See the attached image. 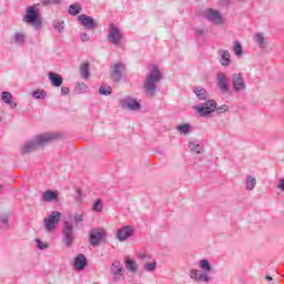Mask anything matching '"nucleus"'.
Returning a JSON list of instances; mask_svg holds the SVG:
<instances>
[{
	"label": "nucleus",
	"instance_id": "obj_38",
	"mask_svg": "<svg viewBox=\"0 0 284 284\" xmlns=\"http://www.w3.org/2000/svg\"><path fill=\"white\" fill-rule=\"evenodd\" d=\"M100 94H102L103 97H110V94H112V89L110 87L105 88V87H100L99 89Z\"/></svg>",
	"mask_w": 284,
	"mask_h": 284
},
{
	"label": "nucleus",
	"instance_id": "obj_32",
	"mask_svg": "<svg viewBox=\"0 0 284 284\" xmlns=\"http://www.w3.org/2000/svg\"><path fill=\"white\" fill-rule=\"evenodd\" d=\"M124 263L129 272H136V262L132 261L130 257H126Z\"/></svg>",
	"mask_w": 284,
	"mask_h": 284
},
{
	"label": "nucleus",
	"instance_id": "obj_34",
	"mask_svg": "<svg viewBox=\"0 0 284 284\" xmlns=\"http://www.w3.org/2000/svg\"><path fill=\"white\" fill-rule=\"evenodd\" d=\"M143 270L144 272H154L156 270V261L144 264Z\"/></svg>",
	"mask_w": 284,
	"mask_h": 284
},
{
	"label": "nucleus",
	"instance_id": "obj_45",
	"mask_svg": "<svg viewBox=\"0 0 284 284\" xmlns=\"http://www.w3.org/2000/svg\"><path fill=\"white\" fill-rule=\"evenodd\" d=\"M277 190H284V179H281L277 183Z\"/></svg>",
	"mask_w": 284,
	"mask_h": 284
},
{
	"label": "nucleus",
	"instance_id": "obj_12",
	"mask_svg": "<svg viewBox=\"0 0 284 284\" xmlns=\"http://www.w3.org/2000/svg\"><path fill=\"white\" fill-rule=\"evenodd\" d=\"M204 19L209 20L210 23H214L215 26H222L223 17L221 13L214 9H207L203 12Z\"/></svg>",
	"mask_w": 284,
	"mask_h": 284
},
{
	"label": "nucleus",
	"instance_id": "obj_15",
	"mask_svg": "<svg viewBox=\"0 0 284 284\" xmlns=\"http://www.w3.org/2000/svg\"><path fill=\"white\" fill-rule=\"evenodd\" d=\"M232 84L234 92H245L246 85L242 73H234L232 75Z\"/></svg>",
	"mask_w": 284,
	"mask_h": 284
},
{
	"label": "nucleus",
	"instance_id": "obj_17",
	"mask_svg": "<svg viewBox=\"0 0 284 284\" xmlns=\"http://www.w3.org/2000/svg\"><path fill=\"white\" fill-rule=\"evenodd\" d=\"M134 235V229L132 226H123L122 229H119L116 232V239L121 242L128 241L130 236Z\"/></svg>",
	"mask_w": 284,
	"mask_h": 284
},
{
	"label": "nucleus",
	"instance_id": "obj_46",
	"mask_svg": "<svg viewBox=\"0 0 284 284\" xmlns=\"http://www.w3.org/2000/svg\"><path fill=\"white\" fill-rule=\"evenodd\" d=\"M139 256L140 258H145V253H141Z\"/></svg>",
	"mask_w": 284,
	"mask_h": 284
},
{
	"label": "nucleus",
	"instance_id": "obj_40",
	"mask_svg": "<svg viewBox=\"0 0 284 284\" xmlns=\"http://www.w3.org/2000/svg\"><path fill=\"white\" fill-rule=\"evenodd\" d=\"M36 246L38 247V250H48V243L39 239L36 240Z\"/></svg>",
	"mask_w": 284,
	"mask_h": 284
},
{
	"label": "nucleus",
	"instance_id": "obj_11",
	"mask_svg": "<svg viewBox=\"0 0 284 284\" xmlns=\"http://www.w3.org/2000/svg\"><path fill=\"white\" fill-rule=\"evenodd\" d=\"M122 110H129L130 112H139L141 110V103L132 98H124L120 100Z\"/></svg>",
	"mask_w": 284,
	"mask_h": 284
},
{
	"label": "nucleus",
	"instance_id": "obj_6",
	"mask_svg": "<svg viewBox=\"0 0 284 284\" xmlns=\"http://www.w3.org/2000/svg\"><path fill=\"white\" fill-rule=\"evenodd\" d=\"M22 20L24 23L33 26L34 30H41V17L39 16V9H37V6L27 8V13Z\"/></svg>",
	"mask_w": 284,
	"mask_h": 284
},
{
	"label": "nucleus",
	"instance_id": "obj_31",
	"mask_svg": "<svg viewBox=\"0 0 284 284\" xmlns=\"http://www.w3.org/2000/svg\"><path fill=\"white\" fill-rule=\"evenodd\" d=\"M80 73L82 79H88V77H90V64L88 62L81 64Z\"/></svg>",
	"mask_w": 284,
	"mask_h": 284
},
{
	"label": "nucleus",
	"instance_id": "obj_30",
	"mask_svg": "<svg viewBox=\"0 0 284 284\" xmlns=\"http://www.w3.org/2000/svg\"><path fill=\"white\" fill-rule=\"evenodd\" d=\"M178 132H180V134H184L187 135L190 134V132H192V125L187 124V123H183L176 126Z\"/></svg>",
	"mask_w": 284,
	"mask_h": 284
},
{
	"label": "nucleus",
	"instance_id": "obj_4",
	"mask_svg": "<svg viewBox=\"0 0 284 284\" xmlns=\"http://www.w3.org/2000/svg\"><path fill=\"white\" fill-rule=\"evenodd\" d=\"M193 110L199 114V116L207 118L210 114H213V112H216L217 114H225V112H230V106L227 104L217 106L214 100H209L207 102L194 105Z\"/></svg>",
	"mask_w": 284,
	"mask_h": 284
},
{
	"label": "nucleus",
	"instance_id": "obj_2",
	"mask_svg": "<svg viewBox=\"0 0 284 284\" xmlns=\"http://www.w3.org/2000/svg\"><path fill=\"white\" fill-rule=\"evenodd\" d=\"M58 139H61V134L52 132L37 135L34 140L27 142L22 146L21 154H30V152H34L36 150H39V148H43V145H48V143H52Z\"/></svg>",
	"mask_w": 284,
	"mask_h": 284
},
{
	"label": "nucleus",
	"instance_id": "obj_16",
	"mask_svg": "<svg viewBox=\"0 0 284 284\" xmlns=\"http://www.w3.org/2000/svg\"><path fill=\"white\" fill-rule=\"evenodd\" d=\"M26 41H28V34L23 31L14 32L10 39L11 45H26Z\"/></svg>",
	"mask_w": 284,
	"mask_h": 284
},
{
	"label": "nucleus",
	"instance_id": "obj_47",
	"mask_svg": "<svg viewBox=\"0 0 284 284\" xmlns=\"http://www.w3.org/2000/svg\"><path fill=\"white\" fill-rule=\"evenodd\" d=\"M266 281H273L272 276H266Z\"/></svg>",
	"mask_w": 284,
	"mask_h": 284
},
{
	"label": "nucleus",
	"instance_id": "obj_37",
	"mask_svg": "<svg viewBox=\"0 0 284 284\" xmlns=\"http://www.w3.org/2000/svg\"><path fill=\"white\" fill-rule=\"evenodd\" d=\"M63 0H41L42 6H59Z\"/></svg>",
	"mask_w": 284,
	"mask_h": 284
},
{
	"label": "nucleus",
	"instance_id": "obj_33",
	"mask_svg": "<svg viewBox=\"0 0 284 284\" xmlns=\"http://www.w3.org/2000/svg\"><path fill=\"white\" fill-rule=\"evenodd\" d=\"M75 94H85L88 92V87L85 83H78L74 88Z\"/></svg>",
	"mask_w": 284,
	"mask_h": 284
},
{
	"label": "nucleus",
	"instance_id": "obj_39",
	"mask_svg": "<svg viewBox=\"0 0 284 284\" xmlns=\"http://www.w3.org/2000/svg\"><path fill=\"white\" fill-rule=\"evenodd\" d=\"M32 97L33 99H45V91H41V90H36L32 92Z\"/></svg>",
	"mask_w": 284,
	"mask_h": 284
},
{
	"label": "nucleus",
	"instance_id": "obj_19",
	"mask_svg": "<svg viewBox=\"0 0 284 284\" xmlns=\"http://www.w3.org/2000/svg\"><path fill=\"white\" fill-rule=\"evenodd\" d=\"M220 63L223 68H227L232 63V59L230 55V51L227 50H219Z\"/></svg>",
	"mask_w": 284,
	"mask_h": 284
},
{
	"label": "nucleus",
	"instance_id": "obj_3",
	"mask_svg": "<svg viewBox=\"0 0 284 284\" xmlns=\"http://www.w3.org/2000/svg\"><path fill=\"white\" fill-rule=\"evenodd\" d=\"M161 79H163V73L158 65H152L143 83V90L148 97L156 94V84L161 82Z\"/></svg>",
	"mask_w": 284,
	"mask_h": 284
},
{
	"label": "nucleus",
	"instance_id": "obj_21",
	"mask_svg": "<svg viewBox=\"0 0 284 284\" xmlns=\"http://www.w3.org/2000/svg\"><path fill=\"white\" fill-rule=\"evenodd\" d=\"M88 265V260L85 258V255L83 254H78L74 258V267L79 272L85 270V266Z\"/></svg>",
	"mask_w": 284,
	"mask_h": 284
},
{
	"label": "nucleus",
	"instance_id": "obj_43",
	"mask_svg": "<svg viewBox=\"0 0 284 284\" xmlns=\"http://www.w3.org/2000/svg\"><path fill=\"white\" fill-rule=\"evenodd\" d=\"M61 94H62L63 97H68V94H70V88H68V87H62V88H61Z\"/></svg>",
	"mask_w": 284,
	"mask_h": 284
},
{
	"label": "nucleus",
	"instance_id": "obj_48",
	"mask_svg": "<svg viewBox=\"0 0 284 284\" xmlns=\"http://www.w3.org/2000/svg\"><path fill=\"white\" fill-rule=\"evenodd\" d=\"M3 187V185H0V190Z\"/></svg>",
	"mask_w": 284,
	"mask_h": 284
},
{
	"label": "nucleus",
	"instance_id": "obj_49",
	"mask_svg": "<svg viewBox=\"0 0 284 284\" xmlns=\"http://www.w3.org/2000/svg\"><path fill=\"white\" fill-rule=\"evenodd\" d=\"M114 281H119V278L115 277Z\"/></svg>",
	"mask_w": 284,
	"mask_h": 284
},
{
	"label": "nucleus",
	"instance_id": "obj_42",
	"mask_svg": "<svg viewBox=\"0 0 284 284\" xmlns=\"http://www.w3.org/2000/svg\"><path fill=\"white\" fill-rule=\"evenodd\" d=\"M80 39L82 42L85 43V42L90 41V36L85 32H82V33H80Z\"/></svg>",
	"mask_w": 284,
	"mask_h": 284
},
{
	"label": "nucleus",
	"instance_id": "obj_20",
	"mask_svg": "<svg viewBox=\"0 0 284 284\" xmlns=\"http://www.w3.org/2000/svg\"><path fill=\"white\" fill-rule=\"evenodd\" d=\"M41 199L44 203H52V201H57L59 199V192L47 190L42 193Z\"/></svg>",
	"mask_w": 284,
	"mask_h": 284
},
{
	"label": "nucleus",
	"instance_id": "obj_13",
	"mask_svg": "<svg viewBox=\"0 0 284 284\" xmlns=\"http://www.w3.org/2000/svg\"><path fill=\"white\" fill-rule=\"evenodd\" d=\"M78 21H80L81 26L87 30H97L99 28V22L88 14L78 16Z\"/></svg>",
	"mask_w": 284,
	"mask_h": 284
},
{
	"label": "nucleus",
	"instance_id": "obj_8",
	"mask_svg": "<svg viewBox=\"0 0 284 284\" xmlns=\"http://www.w3.org/2000/svg\"><path fill=\"white\" fill-rule=\"evenodd\" d=\"M106 234L103 229H91L89 232V241L92 247H97L101 241L105 239Z\"/></svg>",
	"mask_w": 284,
	"mask_h": 284
},
{
	"label": "nucleus",
	"instance_id": "obj_27",
	"mask_svg": "<svg viewBox=\"0 0 284 284\" xmlns=\"http://www.w3.org/2000/svg\"><path fill=\"white\" fill-rule=\"evenodd\" d=\"M254 187H256V176L246 175L245 190H247L248 192H252Z\"/></svg>",
	"mask_w": 284,
	"mask_h": 284
},
{
	"label": "nucleus",
	"instance_id": "obj_14",
	"mask_svg": "<svg viewBox=\"0 0 284 284\" xmlns=\"http://www.w3.org/2000/svg\"><path fill=\"white\" fill-rule=\"evenodd\" d=\"M216 85L222 94H227V92H230V79L225 75V73H217Z\"/></svg>",
	"mask_w": 284,
	"mask_h": 284
},
{
	"label": "nucleus",
	"instance_id": "obj_44",
	"mask_svg": "<svg viewBox=\"0 0 284 284\" xmlns=\"http://www.w3.org/2000/svg\"><path fill=\"white\" fill-rule=\"evenodd\" d=\"M195 34H197V37H203L205 34V30H203V29H195Z\"/></svg>",
	"mask_w": 284,
	"mask_h": 284
},
{
	"label": "nucleus",
	"instance_id": "obj_35",
	"mask_svg": "<svg viewBox=\"0 0 284 284\" xmlns=\"http://www.w3.org/2000/svg\"><path fill=\"white\" fill-rule=\"evenodd\" d=\"M234 53L235 57H241L243 54V45H241V42L239 41L234 42Z\"/></svg>",
	"mask_w": 284,
	"mask_h": 284
},
{
	"label": "nucleus",
	"instance_id": "obj_10",
	"mask_svg": "<svg viewBox=\"0 0 284 284\" xmlns=\"http://www.w3.org/2000/svg\"><path fill=\"white\" fill-rule=\"evenodd\" d=\"M123 72H125V64L118 62L110 68V77L112 81L119 83L123 79Z\"/></svg>",
	"mask_w": 284,
	"mask_h": 284
},
{
	"label": "nucleus",
	"instance_id": "obj_29",
	"mask_svg": "<svg viewBox=\"0 0 284 284\" xmlns=\"http://www.w3.org/2000/svg\"><path fill=\"white\" fill-rule=\"evenodd\" d=\"M81 10H83L81 4L73 3L69 7V14H71V17H77V14H81Z\"/></svg>",
	"mask_w": 284,
	"mask_h": 284
},
{
	"label": "nucleus",
	"instance_id": "obj_41",
	"mask_svg": "<svg viewBox=\"0 0 284 284\" xmlns=\"http://www.w3.org/2000/svg\"><path fill=\"white\" fill-rule=\"evenodd\" d=\"M53 28L54 30H57L58 32H63V22L61 21H54L53 22Z\"/></svg>",
	"mask_w": 284,
	"mask_h": 284
},
{
	"label": "nucleus",
	"instance_id": "obj_5",
	"mask_svg": "<svg viewBox=\"0 0 284 284\" xmlns=\"http://www.w3.org/2000/svg\"><path fill=\"white\" fill-rule=\"evenodd\" d=\"M200 270H191L189 276L192 281L200 283H210L212 277H210V272H212V264L209 260H200L199 262Z\"/></svg>",
	"mask_w": 284,
	"mask_h": 284
},
{
	"label": "nucleus",
	"instance_id": "obj_25",
	"mask_svg": "<svg viewBox=\"0 0 284 284\" xmlns=\"http://www.w3.org/2000/svg\"><path fill=\"white\" fill-rule=\"evenodd\" d=\"M111 273L114 276H123L125 274V270H123V265L119 261H114L111 265Z\"/></svg>",
	"mask_w": 284,
	"mask_h": 284
},
{
	"label": "nucleus",
	"instance_id": "obj_28",
	"mask_svg": "<svg viewBox=\"0 0 284 284\" xmlns=\"http://www.w3.org/2000/svg\"><path fill=\"white\" fill-rule=\"evenodd\" d=\"M255 41L261 50H265V48H267V43L265 42V36L263 33H256Z\"/></svg>",
	"mask_w": 284,
	"mask_h": 284
},
{
	"label": "nucleus",
	"instance_id": "obj_18",
	"mask_svg": "<svg viewBox=\"0 0 284 284\" xmlns=\"http://www.w3.org/2000/svg\"><path fill=\"white\" fill-rule=\"evenodd\" d=\"M11 216H12V213L10 212L0 213V230H3L4 232L10 230Z\"/></svg>",
	"mask_w": 284,
	"mask_h": 284
},
{
	"label": "nucleus",
	"instance_id": "obj_9",
	"mask_svg": "<svg viewBox=\"0 0 284 284\" xmlns=\"http://www.w3.org/2000/svg\"><path fill=\"white\" fill-rule=\"evenodd\" d=\"M60 219L61 212L59 211H53L48 219H44V227L47 232H52V230H55Z\"/></svg>",
	"mask_w": 284,
	"mask_h": 284
},
{
	"label": "nucleus",
	"instance_id": "obj_22",
	"mask_svg": "<svg viewBox=\"0 0 284 284\" xmlns=\"http://www.w3.org/2000/svg\"><path fill=\"white\" fill-rule=\"evenodd\" d=\"M194 94L196 95V98L199 99V101H205V103H207L209 100V93L207 91L203 88V87H196L193 89Z\"/></svg>",
	"mask_w": 284,
	"mask_h": 284
},
{
	"label": "nucleus",
	"instance_id": "obj_23",
	"mask_svg": "<svg viewBox=\"0 0 284 284\" xmlns=\"http://www.w3.org/2000/svg\"><path fill=\"white\" fill-rule=\"evenodd\" d=\"M49 81L54 88L63 85V78L59 73L49 72Z\"/></svg>",
	"mask_w": 284,
	"mask_h": 284
},
{
	"label": "nucleus",
	"instance_id": "obj_26",
	"mask_svg": "<svg viewBox=\"0 0 284 284\" xmlns=\"http://www.w3.org/2000/svg\"><path fill=\"white\" fill-rule=\"evenodd\" d=\"M189 148L191 152H195V154H201V152H203V145L199 140H191L189 142Z\"/></svg>",
	"mask_w": 284,
	"mask_h": 284
},
{
	"label": "nucleus",
	"instance_id": "obj_7",
	"mask_svg": "<svg viewBox=\"0 0 284 284\" xmlns=\"http://www.w3.org/2000/svg\"><path fill=\"white\" fill-rule=\"evenodd\" d=\"M106 39L112 45L123 48V33H121V29H119L116 24L111 23L109 26V33L106 36Z\"/></svg>",
	"mask_w": 284,
	"mask_h": 284
},
{
	"label": "nucleus",
	"instance_id": "obj_24",
	"mask_svg": "<svg viewBox=\"0 0 284 284\" xmlns=\"http://www.w3.org/2000/svg\"><path fill=\"white\" fill-rule=\"evenodd\" d=\"M1 101H2V103L10 105V108L12 110H14L17 108V102L12 101V93H10V91H3L1 93Z\"/></svg>",
	"mask_w": 284,
	"mask_h": 284
},
{
	"label": "nucleus",
	"instance_id": "obj_1",
	"mask_svg": "<svg viewBox=\"0 0 284 284\" xmlns=\"http://www.w3.org/2000/svg\"><path fill=\"white\" fill-rule=\"evenodd\" d=\"M72 223H74V225ZM80 223H83V213L69 214V220L64 221L62 234L65 247H72V243L74 242V227L78 230Z\"/></svg>",
	"mask_w": 284,
	"mask_h": 284
},
{
	"label": "nucleus",
	"instance_id": "obj_36",
	"mask_svg": "<svg viewBox=\"0 0 284 284\" xmlns=\"http://www.w3.org/2000/svg\"><path fill=\"white\" fill-rule=\"evenodd\" d=\"M93 212H103V203L101 202V200H97L93 204L92 207Z\"/></svg>",
	"mask_w": 284,
	"mask_h": 284
}]
</instances>
